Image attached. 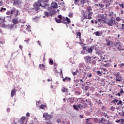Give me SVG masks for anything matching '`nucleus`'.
Instances as JSON below:
<instances>
[{
  "instance_id": "18",
  "label": "nucleus",
  "mask_w": 124,
  "mask_h": 124,
  "mask_svg": "<svg viewBox=\"0 0 124 124\" xmlns=\"http://www.w3.org/2000/svg\"><path fill=\"white\" fill-rule=\"evenodd\" d=\"M13 25H17L19 23V19L18 18H14L12 19Z\"/></svg>"
},
{
  "instance_id": "21",
  "label": "nucleus",
  "mask_w": 124,
  "mask_h": 124,
  "mask_svg": "<svg viewBox=\"0 0 124 124\" xmlns=\"http://www.w3.org/2000/svg\"><path fill=\"white\" fill-rule=\"evenodd\" d=\"M82 86H83V87H82L81 89H82V90H84L85 91H88V90L90 89V86H85L84 84H83Z\"/></svg>"
},
{
  "instance_id": "8",
  "label": "nucleus",
  "mask_w": 124,
  "mask_h": 124,
  "mask_svg": "<svg viewBox=\"0 0 124 124\" xmlns=\"http://www.w3.org/2000/svg\"><path fill=\"white\" fill-rule=\"evenodd\" d=\"M84 60L86 62L90 63L92 59H95V57H90V56H86L84 57Z\"/></svg>"
},
{
  "instance_id": "20",
  "label": "nucleus",
  "mask_w": 124,
  "mask_h": 124,
  "mask_svg": "<svg viewBox=\"0 0 124 124\" xmlns=\"http://www.w3.org/2000/svg\"><path fill=\"white\" fill-rule=\"evenodd\" d=\"M99 18H100L101 19H102V22H104V23H105V20L107 18H106V17H105V16H104V15H99Z\"/></svg>"
},
{
  "instance_id": "56",
  "label": "nucleus",
  "mask_w": 124,
  "mask_h": 124,
  "mask_svg": "<svg viewBox=\"0 0 124 124\" xmlns=\"http://www.w3.org/2000/svg\"><path fill=\"white\" fill-rule=\"evenodd\" d=\"M99 6L100 7V8H103L104 7V5L102 4H99Z\"/></svg>"
},
{
  "instance_id": "43",
  "label": "nucleus",
  "mask_w": 124,
  "mask_h": 124,
  "mask_svg": "<svg viewBox=\"0 0 124 124\" xmlns=\"http://www.w3.org/2000/svg\"><path fill=\"white\" fill-rule=\"evenodd\" d=\"M65 81H67V82H68V81H71V78L66 77L65 78Z\"/></svg>"
},
{
  "instance_id": "52",
  "label": "nucleus",
  "mask_w": 124,
  "mask_h": 124,
  "mask_svg": "<svg viewBox=\"0 0 124 124\" xmlns=\"http://www.w3.org/2000/svg\"><path fill=\"white\" fill-rule=\"evenodd\" d=\"M88 47L84 46V47H83V49L82 50H84L86 52H88Z\"/></svg>"
},
{
  "instance_id": "57",
  "label": "nucleus",
  "mask_w": 124,
  "mask_h": 124,
  "mask_svg": "<svg viewBox=\"0 0 124 124\" xmlns=\"http://www.w3.org/2000/svg\"><path fill=\"white\" fill-rule=\"evenodd\" d=\"M69 18H72V17H73V14L70 13L69 15Z\"/></svg>"
},
{
  "instance_id": "38",
  "label": "nucleus",
  "mask_w": 124,
  "mask_h": 124,
  "mask_svg": "<svg viewBox=\"0 0 124 124\" xmlns=\"http://www.w3.org/2000/svg\"><path fill=\"white\" fill-rule=\"evenodd\" d=\"M96 73L97 75H98V76H101L102 75V72H100V71H97Z\"/></svg>"
},
{
  "instance_id": "47",
  "label": "nucleus",
  "mask_w": 124,
  "mask_h": 124,
  "mask_svg": "<svg viewBox=\"0 0 124 124\" xmlns=\"http://www.w3.org/2000/svg\"><path fill=\"white\" fill-rule=\"evenodd\" d=\"M87 52L86 50L82 49L81 53L82 55H85V54H87Z\"/></svg>"
},
{
  "instance_id": "25",
  "label": "nucleus",
  "mask_w": 124,
  "mask_h": 124,
  "mask_svg": "<svg viewBox=\"0 0 124 124\" xmlns=\"http://www.w3.org/2000/svg\"><path fill=\"white\" fill-rule=\"evenodd\" d=\"M81 35H82V33H81V32L78 31L77 32V38H79L80 40H81Z\"/></svg>"
},
{
  "instance_id": "9",
  "label": "nucleus",
  "mask_w": 124,
  "mask_h": 124,
  "mask_svg": "<svg viewBox=\"0 0 124 124\" xmlns=\"http://www.w3.org/2000/svg\"><path fill=\"white\" fill-rule=\"evenodd\" d=\"M11 14L12 15H13L14 14L15 17H17L18 16V14H19V10L16 9V8H14L12 10H11Z\"/></svg>"
},
{
  "instance_id": "32",
  "label": "nucleus",
  "mask_w": 124,
  "mask_h": 124,
  "mask_svg": "<svg viewBox=\"0 0 124 124\" xmlns=\"http://www.w3.org/2000/svg\"><path fill=\"white\" fill-rule=\"evenodd\" d=\"M119 6L120 7L121 10H124V3H120L119 4Z\"/></svg>"
},
{
  "instance_id": "16",
  "label": "nucleus",
  "mask_w": 124,
  "mask_h": 124,
  "mask_svg": "<svg viewBox=\"0 0 124 124\" xmlns=\"http://www.w3.org/2000/svg\"><path fill=\"white\" fill-rule=\"evenodd\" d=\"M116 78H115V81L116 82H118V83H120V82H122V77H120V76H119V74H117L116 75Z\"/></svg>"
},
{
  "instance_id": "64",
  "label": "nucleus",
  "mask_w": 124,
  "mask_h": 124,
  "mask_svg": "<svg viewBox=\"0 0 124 124\" xmlns=\"http://www.w3.org/2000/svg\"><path fill=\"white\" fill-rule=\"evenodd\" d=\"M121 93L120 92L118 93L117 94H116V95H117L118 96H121Z\"/></svg>"
},
{
  "instance_id": "23",
  "label": "nucleus",
  "mask_w": 124,
  "mask_h": 124,
  "mask_svg": "<svg viewBox=\"0 0 124 124\" xmlns=\"http://www.w3.org/2000/svg\"><path fill=\"white\" fill-rule=\"evenodd\" d=\"M68 102H69L71 103V104H72V103H74V99L73 98H69L67 100Z\"/></svg>"
},
{
  "instance_id": "49",
  "label": "nucleus",
  "mask_w": 124,
  "mask_h": 124,
  "mask_svg": "<svg viewBox=\"0 0 124 124\" xmlns=\"http://www.w3.org/2000/svg\"><path fill=\"white\" fill-rule=\"evenodd\" d=\"M119 93H120L121 94H123V93H124V89H123V88L120 89Z\"/></svg>"
},
{
  "instance_id": "14",
  "label": "nucleus",
  "mask_w": 124,
  "mask_h": 124,
  "mask_svg": "<svg viewBox=\"0 0 124 124\" xmlns=\"http://www.w3.org/2000/svg\"><path fill=\"white\" fill-rule=\"evenodd\" d=\"M13 4L14 5H17V6H19L22 4V1L21 0H13Z\"/></svg>"
},
{
  "instance_id": "60",
  "label": "nucleus",
  "mask_w": 124,
  "mask_h": 124,
  "mask_svg": "<svg viewBox=\"0 0 124 124\" xmlns=\"http://www.w3.org/2000/svg\"><path fill=\"white\" fill-rule=\"evenodd\" d=\"M80 3H81V4H84V3H85V0H81Z\"/></svg>"
},
{
  "instance_id": "59",
  "label": "nucleus",
  "mask_w": 124,
  "mask_h": 124,
  "mask_svg": "<svg viewBox=\"0 0 124 124\" xmlns=\"http://www.w3.org/2000/svg\"><path fill=\"white\" fill-rule=\"evenodd\" d=\"M4 10V11H5V10H6V9L5 8H1V9L0 10V11L1 12H2V11Z\"/></svg>"
},
{
  "instance_id": "5",
  "label": "nucleus",
  "mask_w": 124,
  "mask_h": 124,
  "mask_svg": "<svg viewBox=\"0 0 124 124\" xmlns=\"http://www.w3.org/2000/svg\"><path fill=\"white\" fill-rule=\"evenodd\" d=\"M45 16L46 17H49V16H52V15H54L55 14V11L54 10L50 9L49 12L45 11L44 12Z\"/></svg>"
},
{
  "instance_id": "19",
  "label": "nucleus",
  "mask_w": 124,
  "mask_h": 124,
  "mask_svg": "<svg viewBox=\"0 0 124 124\" xmlns=\"http://www.w3.org/2000/svg\"><path fill=\"white\" fill-rule=\"evenodd\" d=\"M16 94V90L15 89H13L12 91L11 92V97H13L14 95Z\"/></svg>"
},
{
  "instance_id": "61",
  "label": "nucleus",
  "mask_w": 124,
  "mask_h": 124,
  "mask_svg": "<svg viewBox=\"0 0 124 124\" xmlns=\"http://www.w3.org/2000/svg\"><path fill=\"white\" fill-rule=\"evenodd\" d=\"M58 17V18H59V20H61L62 21V16L61 15H59Z\"/></svg>"
},
{
  "instance_id": "2",
  "label": "nucleus",
  "mask_w": 124,
  "mask_h": 124,
  "mask_svg": "<svg viewBox=\"0 0 124 124\" xmlns=\"http://www.w3.org/2000/svg\"><path fill=\"white\" fill-rule=\"evenodd\" d=\"M114 48L117 51H121V50H124V46L121 42H117L114 44Z\"/></svg>"
},
{
  "instance_id": "41",
  "label": "nucleus",
  "mask_w": 124,
  "mask_h": 124,
  "mask_svg": "<svg viewBox=\"0 0 124 124\" xmlns=\"http://www.w3.org/2000/svg\"><path fill=\"white\" fill-rule=\"evenodd\" d=\"M116 21H117V22H121V21H122V18H121V17L118 16L115 19Z\"/></svg>"
},
{
  "instance_id": "24",
  "label": "nucleus",
  "mask_w": 124,
  "mask_h": 124,
  "mask_svg": "<svg viewBox=\"0 0 124 124\" xmlns=\"http://www.w3.org/2000/svg\"><path fill=\"white\" fill-rule=\"evenodd\" d=\"M39 67L40 68V69H43V70L45 71V65H44V64H40L39 65Z\"/></svg>"
},
{
  "instance_id": "3",
  "label": "nucleus",
  "mask_w": 124,
  "mask_h": 124,
  "mask_svg": "<svg viewBox=\"0 0 124 124\" xmlns=\"http://www.w3.org/2000/svg\"><path fill=\"white\" fill-rule=\"evenodd\" d=\"M93 9L91 6H88L87 8L86 11L85 12V14H84V16L86 17L87 16V14H88L89 18H91V16L93 15Z\"/></svg>"
},
{
  "instance_id": "12",
  "label": "nucleus",
  "mask_w": 124,
  "mask_h": 124,
  "mask_svg": "<svg viewBox=\"0 0 124 124\" xmlns=\"http://www.w3.org/2000/svg\"><path fill=\"white\" fill-rule=\"evenodd\" d=\"M86 13V12H83V18H81V22H84V19H89V20H91V19H92V16H93V15H91L90 16V18L89 17V14H87L86 16H85V14Z\"/></svg>"
},
{
  "instance_id": "50",
  "label": "nucleus",
  "mask_w": 124,
  "mask_h": 124,
  "mask_svg": "<svg viewBox=\"0 0 124 124\" xmlns=\"http://www.w3.org/2000/svg\"><path fill=\"white\" fill-rule=\"evenodd\" d=\"M87 76L89 77V78H91V77L93 76V75H92V73H89L87 74Z\"/></svg>"
},
{
  "instance_id": "33",
  "label": "nucleus",
  "mask_w": 124,
  "mask_h": 124,
  "mask_svg": "<svg viewBox=\"0 0 124 124\" xmlns=\"http://www.w3.org/2000/svg\"><path fill=\"white\" fill-rule=\"evenodd\" d=\"M66 24H70V23L71 22V21H70V19L67 17H66Z\"/></svg>"
},
{
  "instance_id": "44",
  "label": "nucleus",
  "mask_w": 124,
  "mask_h": 124,
  "mask_svg": "<svg viewBox=\"0 0 124 124\" xmlns=\"http://www.w3.org/2000/svg\"><path fill=\"white\" fill-rule=\"evenodd\" d=\"M110 111H112V112H114V111L116 110V108L114 107V106H112L111 107H110Z\"/></svg>"
},
{
  "instance_id": "55",
  "label": "nucleus",
  "mask_w": 124,
  "mask_h": 124,
  "mask_svg": "<svg viewBox=\"0 0 124 124\" xmlns=\"http://www.w3.org/2000/svg\"><path fill=\"white\" fill-rule=\"evenodd\" d=\"M49 63H50V64H53V63H54V61H53V60H50L49 61Z\"/></svg>"
},
{
  "instance_id": "35",
  "label": "nucleus",
  "mask_w": 124,
  "mask_h": 124,
  "mask_svg": "<svg viewBox=\"0 0 124 124\" xmlns=\"http://www.w3.org/2000/svg\"><path fill=\"white\" fill-rule=\"evenodd\" d=\"M94 47V50H95L96 51V54H98V55H100V51L98 50V49L95 48V46H93Z\"/></svg>"
},
{
  "instance_id": "36",
  "label": "nucleus",
  "mask_w": 124,
  "mask_h": 124,
  "mask_svg": "<svg viewBox=\"0 0 124 124\" xmlns=\"http://www.w3.org/2000/svg\"><path fill=\"white\" fill-rule=\"evenodd\" d=\"M73 107L74 108V109H75V110H77V111H79V107H78V105L77 106V105H73Z\"/></svg>"
},
{
  "instance_id": "26",
  "label": "nucleus",
  "mask_w": 124,
  "mask_h": 124,
  "mask_svg": "<svg viewBox=\"0 0 124 124\" xmlns=\"http://www.w3.org/2000/svg\"><path fill=\"white\" fill-rule=\"evenodd\" d=\"M62 93H68V89L65 87H63L62 89Z\"/></svg>"
},
{
  "instance_id": "4",
  "label": "nucleus",
  "mask_w": 124,
  "mask_h": 124,
  "mask_svg": "<svg viewBox=\"0 0 124 124\" xmlns=\"http://www.w3.org/2000/svg\"><path fill=\"white\" fill-rule=\"evenodd\" d=\"M106 24H107L109 27H112L114 25V19L113 17H111L109 19H106L105 20Z\"/></svg>"
},
{
  "instance_id": "27",
  "label": "nucleus",
  "mask_w": 124,
  "mask_h": 124,
  "mask_svg": "<svg viewBox=\"0 0 124 124\" xmlns=\"http://www.w3.org/2000/svg\"><path fill=\"white\" fill-rule=\"evenodd\" d=\"M94 34L95 35H96V36H101V35L102 34V33L97 31L94 32Z\"/></svg>"
},
{
  "instance_id": "1",
  "label": "nucleus",
  "mask_w": 124,
  "mask_h": 124,
  "mask_svg": "<svg viewBox=\"0 0 124 124\" xmlns=\"http://www.w3.org/2000/svg\"><path fill=\"white\" fill-rule=\"evenodd\" d=\"M40 7H44L41 4V0H38L37 2H35L33 4V9L37 12H39L40 10Z\"/></svg>"
},
{
  "instance_id": "7",
  "label": "nucleus",
  "mask_w": 124,
  "mask_h": 124,
  "mask_svg": "<svg viewBox=\"0 0 124 124\" xmlns=\"http://www.w3.org/2000/svg\"><path fill=\"white\" fill-rule=\"evenodd\" d=\"M106 46H111L112 44V41H111V37L108 36L106 38Z\"/></svg>"
},
{
  "instance_id": "22",
  "label": "nucleus",
  "mask_w": 124,
  "mask_h": 124,
  "mask_svg": "<svg viewBox=\"0 0 124 124\" xmlns=\"http://www.w3.org/2000/svg\"><path fill=\"white\" fill-rule=\"evenodd\" d=\"M94 49V47L93 46H91L90 48H88L87 52L88 53H90L91 54H92V53L93 52V50Z\"/></svg>"
},
{
  "instance_id": "54",
  "label": "nucleus",
  "mask_w": 124,
  "mask_h": 124,
  "mask_svg": "<svg viewBox=\"0 0 124 124\" xmlns=\"http://www.w3.org/2000/svg\"><path fill=\"white\" fill-rule=\"evenodd\" d=\"M79 0H74V2L75 4H78V3H79Z\"/></svg>"
},
{
  "instance_id": "28",
  "label": "nucleus",
  "mask_w": 124,
  "mask_h": 124,
  "mask_svg": "<svg viewBox=\"0 0 124 124\" xmlns=\"http://www.w3.org/2000/svg\"><path fill=\"white\" fill-rule=\"evenodd\" d=\"M107 122L108 121L105 120V119L104 118H102L101 120V123H102V124H107Z\"/></svg>"
},
{
  "instance_id": "53",
  "label": "nucleus",
  "mask_w": 124,
  "mask_h": 124,
  "mask_svg": "<svg viewBox=\"0 0 124 124\" xmlns=\"http://www.w3.org/2000/svg\"><path fill=\"white\" fill-rule=\"evenodd\" d=\"M93 122H94V123H96V124H97V123H98V119L94 118L93 119Z\"/></svg>"
},
{
  "instance_id": "48",
  "label": "nucleus",
  "mask_w": 124,
  "mask_h": 124,
  "mask_svg": "<svg viewBox=\"0 0 124 124\" xmlns=\"http://www.w3.org/2000/svg\"><path fill=\"white\" fill-rule=\"evenodd\" d=\"M77 72H78V70H76L75 72H72L73 75H74V76H75V75H77Z\"/></svg>"
},
{
  "instance_id": "37",
  "label": "nucleus",
  "mask_w": 124,
  "mask_h": 124,
  "mask_svg": "<svg viewBox=\"0 0 124 124\" xmlns=\"http://www.w3.org/2000/svg\"><path fill=\"white\" fill-rule=\"evenodd\" d=\"M90 63H91V64H95V63H96V61L95 60L92 61V59Z\"/></svg>"
},
{
  "instance_id": "11",
  "label": "nucleus",
  "mask_w": 124,
  "mask_h": 124,
  "mask_svg": "<svg viewBox=\"0 0 124 124\" xmlns=\"http://www.w3.org/2000/svg\"><path fill=\"white\" fill-rule=\"evenodd\" d=\"M78 100L79 101V103H80V104H82L85 106V107H87V104L86 103V101L83 99V98H78Z\"/></svg>"
},
{
  "instance_id": "29",
  "label": "nucleus",
  "mask_w": 124,
  "mask_h": 124,
  "mask_svg": "<svg viewBox=\"0 0 124 124\" xmlns=\"http://www.w3.org/2000/svg\"><path fill=\"white\" fill-rule=\"evenodd\" d=\"M61 23H63V24H66V18L65 17H63L61 19Z\"/></svg>"
},
{
  "instance_id": "6",
  "label": "nucleus",
  "mask_w": 124,
  "mask_h": 124,
  "mask_svg": "<svg viewBox=\"0 0 124 124\" xmlns=\"http://www.w3.org/2000/svg\"><path fill=\"white\" fill-rule=\"evenodd\" d=\"M112 103H114L115 105H117V106L119 105H123V101L121 100H118L117 99H114L112 101Z\"/></svg>"
},
{
  "instance_id": "62",
  "label": "nucleus",
  "mask_w": 124,
  "mask_h": 124,
  "mask_svg": "<svg viewBox=\"0 0 124 124\" xmlns=\"http://www.w3.org/2000/svg\"><path fill=\"white\" fill-rule=\"evenodd\" d=\"M121 28H122V30H123V31H124V24H122Z\"/></svg>"
},
{
  "instance_id": "13",
  "label": "nucleus",
  "mask_w": 124,
  "mask_h": 124,
  "mask_svg": "<svg viewBox=\"0 0 124 124\" xmlns=\"http://www.w3.org/2000/svg\"><path fill=\"white\" fill-rule=\"evenodd\" d=\"M112 2V0H103V3H106V7H109Z\"/></svg>"
},
{
  "instance_id": "42",
  "label": "nucleus",
  "mask_w": 124,
  "mask_h": 124,
  "mask_svg": "<svg viewBox=\"0 0 124 124\" xmlns=\"http://www.w3.org/2000/svg\"><path fill=\"white\" fill-rule=\"evenodd\" d=\"M103 66H105V67H109L110 66V63H107L106 64H104Z\"/></svg>"
},
{
  "instance_id": "58",
  "label": "nucleus",
  "mask_w": 124,
  "mask_h": 124,
  "mask_svg": "<svg viewBox=\"0 0 124 124\" xmlns=\"http://www.w3.org/2000/svg\"><path fill=\"white\" fill-rule=\"evenodd\" d=\"M53 66L55 68V69H57V66H58V64L56 63H53Z\"/></svg>"
},
{
  "instance_id": "39",
  "label": "nucleus",
  "mask_w": 124,
  "mask_h": 124,
  "mask_svg": "<svg viewBox=\"0 0 124 124\" xmlns=\"http://www.w3.org/2000/svg\"><path fill=\"white\" fill-rule=\"evenodd\" d=\"M6 15L10 16V17H11V16H12V14L11 13V12L10 11L7 12Z\"/></svg>"
},
{
  "instance_id": "46",
  "label": "nucleus",
  "mask_w": 124,
  "mask_h": 124,
  "mask_svg": "<svg viewBox=\"0 0 124 124\" xmlns=\"http://www.w3.org/2000/svg\"><path fill=\"white\" fill-rule=\"evenodd\" d=\"M55 21L56 23H62V20L61 19H58V18H55Z\"/></svg>"
},
{
  "instance_id": "31",
  "label": "nucleus",
  "mask_w": 124,
  "mask_h": 124,
  "mask_svg": "<svg viewBox=\"0 0 124 124\" xmlns=\"http://www.w3.org/2000/svg\"><path fill=\"white\" fill-rule=\"evenodd\" d=\"M78 106L79 109H82V108H84V107H86V106H85V105H83L82 104H79Z\"/></svg>"
},
{
  "instance_id": "63",
  "label": "nucleus",
  "mask_w": 124,
  "mask_h": 124,
  "mask_svg": "<svg viewBox=\"0 0 124 124\" xmlns=\"http://www.w3.org/2000/svg\"><path fill=\"white\" fill-rule=\"evenodd\" d=\"M98 104L99 105H101V104H102V102H101L100 100H99Z\"/></svg>"
},
{
  "instance_id": "51",
  "label": "nucleus",
  "mask_w": 124,
  "mask_h": 124,
  "mask_svg": "<svg viewBox=\"0 0 124 124\" xmlns=\"http://www.w3.org/2000/svg\"><path fill=\"white\" fill-rule=\"evenodd\" d=\"M116 109H117V111L118 113H119V114L121 115V112H120V110H121V108H119V107H117Z\"/></svg>"
},
{
  "instance_id": "17",
  "label": "nucleus",
  "mask_w": 124,
  "mask_h": 124,
  "mask_svg": "<svg viewBox=\"0 0 124 124\" xmlns=\"http://www.w3.org/2000/svg\"><path fill=\"white\" fill-rule=\"evenodd\" d=\"M51 8H58V4L56 2H53L51 3Z\"/></svg>"
},
{
  "instance_id": "30",
  "label": "nucleus",
  "mask_w": 124,
  "mask_h": 124,
  "mask_svg": "<svg viewBox=\"0 0 124 124\" xmlns=\"http://www.w3.org/2000/svg\"><path fill=\"white\" fill-rule=\"evenodd\" d=\"M20 121H21L22 124H24V123H25V122H26V117L23 116L21 118Z\"/></svg>"
},
{
  "instance_id": "15",
  "label": "nucleus",
  "mask_w": 124,
  "mask_h": 124,
  "mask_svg": "<svg viewBox=\"0 0 124 124\" xmlns=\"http://www.w3.org/2000/svg\"><path fill=\"white\" fill-rule=\"evenodd\" d=\"M114 23L116 29L118 30H122V24H121V23L115 21H114Z\"/></svg>"
},
{
  "instance_id": "40",
  "label": "nucleus",
  "mask_w": 124,
  "mask_h": 124,
  "mask_svg": "<svg viewBox=\"0 0 124 124\" xmlns=\"http://www.w3.org/2000/svg\"><path fill=\"white\" fill-rule=\"evenodd\" d=\"M0 21L1 23H4L5 22V18L4 17H0Z\"/></svg>"
},
{
  "instance_id": "34",
  "label": "nucleus",
  "mask_w": 124,
  "mask_h": 124,
  "mask_svg": "<svg viewBox=\"0 0 124 124\" xmlns=\"http://www.w3.org/2000/svg\"><path fill=\"white\" fill-rule=\"evenodd\" d=\"M106 58H107V57H106V56H101V59L103 60V61H104V62H108V61H106V60H106Z\"/></svg>"
},
{
  "instance_id": "10",
  "label": "nucleus",
  "mask_w": 124,
  "mask_h": 124,
  "mask_svg": "<svg viewBox=\"0 0 124 124\" xmlns=\"http://www.w3.org/2000/svg\"><path fill=\"white\" fill-rule=\"evenodd\" d=\"M43 118H44L45 119V120H50V119H52V115H49V114H48V113L46 112V113H44L43 114Z\"/></svg>"
},
{
  "instance_id": "45",
  "label": "nucleus",
  "mask_w": 124,
  "mask_h": 124,
  "mask_svg": "<svg viewBox=\"0 0 124 124\" xmlns=\"http://www.w3.org/2000/svg\"><path fill=\"white\" fill-rule=\"evenodd\" d=\"M46 108V106L44 105H41V106H40V109H44V108Z\"/></svg>"
}]
</instances>
